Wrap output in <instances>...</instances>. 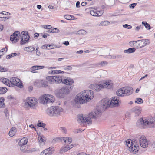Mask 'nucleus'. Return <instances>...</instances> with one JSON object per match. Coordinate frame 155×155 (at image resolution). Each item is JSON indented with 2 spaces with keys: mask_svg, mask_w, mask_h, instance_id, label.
<instances>
[{
  "mask_svg": "<svg viewBox=\"0 0 155 155\" xmlns=\"http://www.w3.org/2000/svg\"><path fill=\"white\" fill-rule=\"evenodd\" d=\"M94 96V93L91 90H84L78 94L75 97V103L78 104H81L86 102L90 101L93 99Z\"/></svg>",
  "mask_w": 155,
  "mask_h": 155,
  "instance_id": "1",
  "label": "nucleus"
},
{
  "mask_svg": "<svg viewBox=\"0 0 155 155\" xmlns=\"http://www.w3.org/2000/svg\"><path fill=\"white\" fill-rule=\"evenodd\" d=\"M101 110H98L95 111H92L88 115L84 117L83 114H81L77 116V119L78 122L79 123H87L88 124H92L91 119L94 120L97 119L101 116Z\"/></svg>",
  "mask_w": 155,
  "mask_h": 155,
  "instance_id": "2",
  "label": "nucleus"
},
{
  "mask_svg": "<svg viewBox=\"0 0 155 155\" xmlns=\"http://www.w3.org/2000/svg\"><path fill=\"white\" fill-rule=\"evenodd\" d=\"M18 34H20L21 39L20 43L21 45H23L28 42L30 36L27 31H23L20 34L19 31H16L14 32L13 34L11 35L10 37V40L12 43H15L19 40V38L18 36Z\"/></svg>",
  "mask_w": 155,
  "mask_h": 155,
  "instance_id": "3",
  "label": "nucleus"
},
{
  "mask_svg": "<svg viewBox=\"0 0 155 155\" xmlns=\"http://www.w3.org/2000/svg\"><path fill=\"white\" fill-rule=\"evenodd\" d=\"M119 97H114L112 98L110 101L107 98H104L102 100L101 102L100 108L102 111L108 107H113L117 106L120 102Z\"/></svg>",
  "mask_w": 155,
  "mask_h": 155,
  "instance_id": "4",
  "label": "nucleus"
},
{
  "mask_svg": "<svg viewBox=\"0 0 155 155\" xmlns=\"http://www.w3.org/2000/svg\"><path fill=\"white\" fill-rule=\"evenodd\" d=\"M113 84L111 81L106 80L102 82V84H93L91 85V88L96 91H99L100 90L103 88L110 89L112 88Z\"/></svg>",
  "mask_w": 155,
  "mask_h": 155,
  "instance_id": "5",
  "label": "nucleus"
},
{
  "mask_svg": "<svg viewBox=\"0 0 155 155\" xmlns=\"http://www.w3.org/2000/svg\"><path fill=\"white\" fill-rule=\"evenodd\" d=\"M63 109L59 106H51L46 110L47 114L50 116H58L63 112Z\"/></svg>",
  "mask_w": 155,
  "mask_h": 155,
  "instance_id": "6",
  "label": "nucleus"
},
{
  "mask_svg": "<svg viewBox=\"0 0 155 155\" xmlns=\"http://www.w3.org/2000/svg\"><path fill=\"white\" fill-rule=\"evenodd\" d=\"M38 103V101L36 98L29 97L26 99L24 106L25 107H29L33 109H36Z\"/></svg>",
  "mask_w": 155,
  "mask_h": 155,
  "instance_id": "7",
  "label": "nucleus"
},
{
  "mask_svg": "<svg viewBox=\"0 0 155 155\" xmlns=\"http://www.w3.org/2000/svg\"><path fill=\"white\" fill-rule=\"evenodd\" d=\"M70 91L66 86L59 87L55 91V94L58 98H63L65 96L69 94Z\"/></svg>",
  "mask_w": 155,
  "mask_h": 155,
  "instance_id": "8",
  "label": "nucleus"
},
{
  "mask_svg": "<svg viewBox=\"0 0 155 155\" xmlns=\"http://www.w3.org/2000/svg\"><path fill=\"white\" fill-rule=\"evenodd\" d=\"M39 100L40 103L44 104H47L54 102V98L52 95L45 94L41 96L39 98Z\"/></svg>",
  "mask_w": 155,
  "mask_h": 155,
  "instance_id": "9",
  "label": "nucleus"
},
{
  "mask_svg": "<svg viewBox=\"0 0 155 155\" xmlns=\"http://www.w3.org/2000/svg\"><path fill=\"white\" fill-rule=\"evenodd\" d=\"M28 142V139L25 137L22 138L18 143V144L20 146L21 151L25 153H29L31 152V150H27L26 146Z\"/></svg>",
  "mask_w": 155,
  "mask_h": 155,
  "instance_id": "10",
  "label": "nucleus"
},
{
  "mask_svg": "<svg viewBox=\"0 0 155 155\" xmlns=\"http://www.w3.org/2000/svg\"><path fill=\"white\" fill-rule=\"evenodd\" d=\"M15 85L21 88L23 87L22 83L19 78L15 77L12 78L9 80V87H13Z\"/></svg>",
  "mask_w": 155,
  "mask_h": 155,
  "instance_id": "11",
  "label": "nucleus"
},
{
  "mask_svg": "<svg viewBox=\"0 0 155 155\" xmlns=\"http://www.w3.org/2000/svg\"><path fill=\"white\" fill-rule=\"evenodd\" d=\"M46 80L51 84L54 83L58 84L62 81V78L60 76H48L46 78Z\"/></svg>",
  "mask_w": 155,
  "mask_h": 155,
  "instance_id": "12",
  "label": "nucleus"
},
{
  "mask_svg": "<svg viewBox=\"0 0 155 155\" xmlns=\"http://www.w3.org/2000/svg\"><path fill=\"white\" fill-rule=\"evenodd\" d=\"M140 146L144 148L148 147V142H147L146 137L144 136H142L140 138Z\"/></svg>",
  "mask_w": 155,
  "mask_h": 155,
  "instance_id": "13",
  "label": "nucleus"
},
{
  "mask_svg": "<svg viewBox=\"0 0 155 155\" xmlns=\"http://www.w3.org/2000/svg\"><path fill=\"white\" fill-rule=\"evenodd\" d=\"M135 42L136 43H137L139 45V46H138V47L139 48L144 46L149 43L148 39H142L140 40H138L135 41Z\"/></svg>",
  "mask_w": 155,
  "mask_h": 155,
  "instance_id": "14",
  "label": "nucleus"
},
{
  "mask_svg": "<svg viewBox=\"0 0 155 155\" xmlns=\"http://www.w3.org/2000/svg\"><path fill=\"white\" fill-rule=\"evenodd\" d=\"M124 89V93L125 94V96H128L131 94L133 92V88L129 87H123Z\"/></svg>",
  "mask_w": 155,
  "mask_h": 155,
  "instance_id": "15",
  "label": "nucleus"
},
{
  "mask_svg": "<svg viewBox=\"0 0 155 155\" xmlns=\"http://www.w3.org/2000/svg\"><path fill=\"white\" fill-rule=\"evenodd\" d=\"M61 82L62 83L66 85H71L74 83V81L73 79L69 78H67L64 79H62Z\"/></svg>",
  "mask_w": 155,
  "mask_h": 155,
  "instance_id": "16",
  "label": "nucleus"
},
{
  "mask_svg": "<svg viewBox=\"0 0 155 155\" xmlns=\"http://www.w3.org/2000/svg\"><path fill=\"white\" fill-rule=\"evenodd\" d=\"M61 141H64L65 143V145H68L70 144L72 142V139L71 137H64L61 138Z\"/></svg>",
  "mask_w": 155,
  "mask_h": 155,
  "instance_id": "17",
  "label": "nucleus"
},
{
  "mask_svg": "<svg viewBox=\"0 0 155 155\" xmlns=\"http://www.w3.org/2000/svg\"><path fill=\"white\" fill-rule=\"evenodd\" d=\"M141 110L142 109L140 107H136L133 109V111L137 116H139L141 113Z\"/></svg>",
  "mask_w": 155,
  "mask_h": 155,
  "instance_id": "18",
  "label": "nucleus"
},
{
  "mask_svg": "<svg viewBox=\"0 0 155 155\" xmlns=\"http://www.w3.org/2000/svg\"><path fill=\"white\" fill-rule=\"evenodd\" d=\"M117 95L120 97L125 96V93H124V89L122 87L118 89L116 92Z\"/></svg>",
  "mask_w": 155,
  "mask_h": 155,
  "instance_id": "19",
  "label": "nucleus"
},
{
  "mask_svg": "<svg viewBox=\"0 0 155 155\" xmlns=\"http://www.w3.org/2000/svg\"><path fill=\"white\" fill-rule=\"evenodd\" d=\"M73 146L72 144L70 145H66L62 149H61L60 152L61 153H63V151L66 152L72 148Z\"/></svg>",
  "mask_w": 155,
  "mask_h": 155,
  "instance_id": "20",
  "label": "nucleus"
},
{
  "mask_svg": "<svg viewBox=\"0 0 155 155\" xmlns=\"http://www.w3.org/2000/svg\"><path fill=\"white\" fill-rule=\"evenodd\" d=\"M107 58L110 59H120L122 58V56L121 54H115L112 55H109Z\"/></svg>",
  "mask_w": 155,
  "mask_h": 155,
  "instance_id": "21",
  "label": "nucleus"
},
{
  "mask_svg": "<svg viewBox=\"0 0 155 155\" xmlns=\"http://www.w3.org/2000/svg\"><path fill=\"white\" fill-rule=\"evenodd\" d=\"M44 68V66H32L31 68V71L32 72L35 73V72H33V71H35L38 69H42Z\"/></svg>",
  "mask_w": 155,
  "mask_h": 155,
  "instance_id": "22",
  "label": "nucleus"
},
{
  "mask_svg": "<svg viewBox=\"0 0 155 155\" xmlns=\"http://www.w3.org/2000/svg\"><path fill=\"white\" fill-rule=\"evenodd\" d=\"M98 14V13L95 10H91L90 12V14L91 15L94 16H100L102 15V12Z\"/></svg>",
  "mask_w": 155,
  "mask_h": 155,
  "instance_id": "23",
  "label": "nucleus"
},
{
  "mask_svg": "<svg viewBox=\"0 0 155 155\" xmlns=\"http://www.w3.org/2000/svg\"><path fill=\"white\" fill-rule=\"evenodd\" d=\"M38 140L40 143H43L44 144L45 143L46 139L43 135L39 134L38 135Z\"/></svg>",
  "mask_w": 155,
  "mask_h": 155,
  "instance_id": "24",
  "label": "nucleus"
},
{
  "mask_svg": "<svg viewBox=\"0 0 155 155\" xmlns=\"http://www.w3.org/2000/svg\"><path fill=\"white\" fill-rule=\"evenodd\" d=\"M40 87H46L48 85V82L45 80H41L40 81Z\"/></svg>",
  "mask_w": 155,
  "mask_h": 155,
  "instance_id": "25",
  "label": "nucleus"
},
{
  "mask_svg": "<svg viewBox=\"0 0 155 155\" xmlns=\"http://www.w3.org/2000/svg\"><path fill=\"white\" fill-rule=\"evenodd\" d=\"M127 146L129 148V150L130 151L136 152V151H137V149H134L133 147L134 144L132 142H131V143L127 144Z\"/></svg>",
  "mask_w": 155,
  "mask_h": 155,
  "instance_id": "26",
  "label": "nucleus"
},
{
  "mask_svg": "<svg viewBox=\"0 0 155 155\" xmlns=\"http://www.w3.org/2000/svg\"><path fill=\"white\" fill-rule=\"evenodd\" d=\"M0 81L4 84L9 86V80L5 78H2L0 79Z\"/></svg>",
  "mask_w": 155,
  "mask_h": 155,
  "instance_id": "27",
  "label": "nucleus"
},
{
  "mask_svg": "<svg viewBox=\"0 0 155 155\" xmlns=\"http://www.w3.org/2000/svg\"><path fill=\"white\" fill-rule=\"evenodd\" d=\"M136 49L134 48H130L127 50H125L124 51V52L127 53H130L134 52L135 51Z\"/></svg>",
  "mask_w": 155,
  "mask_h": 155,
  "instance_id": "28",
  "label": "nucleus"
},
{
  "mask_svg": "<svg viewBox=\"0 0 155 155\" xmlns=\"http://www.w3.org/2000/svg\"><path fill=\"white\" fill-rule=\"evenodd\" d=\"M16 128L15 127H12L9 132V135L11 137H12L15 135V133Z\"/></svg>",
  "mask_w": 155,
  "mask_h": 155,
  "instance_id": "29",
  "label": "nucleus"
},
{
  "mask_svg": "<svg viewBox=\"0 0 155 155\" xmlns=\"http://www.w3.org/2000/svg\"><path fill=\"white\" fill-rule=\"evenodd\" d=\"M7 88L5 87H0V94H5L7 91Z\"/></svg>",
  "mask_w": 155,
  "mask_h": 155,
  "instance_id": "30",
  "label": "nucleus"
},
{
  "mask_svg": "<svg viewBox=\"0 0 155 155\" xmlns=\"http://www.w3.org/2000/svg\"><path fill=\"white\" fill-rule=\"evenodd\" d=\"M64 18L68 20H71L74 19V16L69 15H65L64 16Z\"/></svg>",
  "mask_w": 155,
  "mask_h": 155,
  "instance_id": "31",
  "label": "nucleus"
},
{
  "mask_svg": "<svg viewBox=\"0 0 155 155\" xmlns=\"http://www.w3.org/2000/svg\"><path fill=\"white\" fill-rule=\"evenodd\" d=\"M35 48L32 46L26 47L24 48V50L27 51H32L35 50Z\"/></svg>",
  "mask_w": 155,
  "mask_h": 155,
  "instance_id": "32",
  "label": "nucleus"
},
{
  "mask_svg": "<svg viewBox=\"0 0 155 155\" xmlns=\"http://www.w3.org/2000/svg\"><path fill=\"white\" fill-rule=\"evenodd\" d=\"M110 22L108 21H102L100 24V26H106L109 25Z\"/></svg>",
  "mask_w": 155,
  "mask_h": 155,
  "instance_id": "33",
  "label": "nucleus"
},
{
  "mask_svg": "<svg viewBox=\"0 0 155 155\" xmlns=\"http://www.w3.org/2000/svg\"><path fill=\"white\" fill-rule=\"evenodd\" d=\"M48 149V155H51L54 151V148L53 147H51Z\"/></svg>",
  "mask_w": 155,
  "mask_h": 155,
  "instance_id": "34",
  "label": "nucleus"
},
{
  "mask_svg": "<svg viewBox=\"0 0 155 155\" xmlns=\"http://www.w3.org/2000/svg\"><path fill=\"white\" fill-rule=\"evenodd\" d=\"M48 149V155H51L54 151V148L53 147H51Z\"/></svg>",
  "mask_w": 155,
  "mask_h": 155,
  "instance_id": "35",
  "label": "nucleus"
},
{
  "mask_svg": "<svg viewBox=\"0 0 155 155\" xmlns=\"http://www.w3.org/2000/svg\"><path fill=\"white\" fill-rule=\"evenodd\" d=\"M17 55V54L16 53H12L9 55H7L6 57V58L7 59H9Z\"/></svg>",
  "mask_w": 155,
  "mask_h": 155,
  "instance_id": "36",
  "label": "nucleus"
},
{
  "mask_svg": "<svg viewBox=\"0 0 155 155\" xmlns=\"http://www.w3.org/2000/svg\"><path fill=\"white\" fill-rule=\"evenodd\" d=\"M77 33L79 35H84L86 34V32L85 30L81 29L78 31Z\"/></svg>",
  "mask_w": 155,
  "mask_h": 155,
  "instance_id": "37",
  "label": "nucleus"
},
{
  "mask_svg": "<svg viewBox=\"0 0 155 155\" xmlns=\"http://www.w3.org/2000/svg\"><path fill=\"white\" fill-rule=\"evenodd\" d=\"M34 84L35 86L37 87H40V81L38 80L36 81L35 82Z\"/></svg>",
  "mask_w": 155,
  "mask_h": 155,
  "instance_id": "38",
  "label": "nucleus"
},
{
  "mask_svg": "<svg viewBox=\"0 0 155 155\" xmlns=\"http://www.w3.org/2000/svg\"><path fill=\"white\" fill-rule=\"evenodd\" d=\"M59 32V29L57 28H54L52 29H51V31H50V30L48 31V32L51 33H58Z\"/></svg>",
  "mask_w": 155,
  "mask_h": 155,
  "instance_id": "39",
  "label": "nucleus"
},
{
  "mask_svg": "<svg viewBox=\"0 0 155 155\" xmlns=\"http://www.w3.org/2000/svg\"><path fill=\"white\" fill-rule=\"evenodd\" d=\"M37 125L38 127H41L44 128V127H45L46 124L45 123H42L41 122H40L38 121Z\"/></svg>",
  "mask_w": 155,
  "mask_h": 155,
  "instance_id": "40",
  "label": "nucleus"
},
{
  "mask_svg": "<svg viewBox=\"0 0 155 155\" xmlns=\"http://www.w3.org/2000/svg\"><path fill=\"white\" fill-rule=\"evenodd\" d=\"M48 73L49 74H58V72L57 70H51L49 71Z\"/></svg>",
  "mask_w": 155,
  "mask_h": 155,
  "instance_id": "41",
  "label": "nucleus"
},
{
  "mask_svg": "<svg viewBox=\"0 0 155 155\" xmlns=\"http://www.w3.org/2000/svg\"><path fill=\"white\" fill-rule=\"evenodd\" d=\"M143 101L142 99L141 98H137L136 99V100L135 101V102H137L138 104H141L142 103Z\"/></svg>",
  "mask_w": 155,
  "mask_h": 155,
  "instance_id": "42",
  "label": "nucleus"
},
{
  "mask_svg": "<svg viewBox=\"0 0 155 155\" xmlns=\"http://www.w3.org/2000/svg\"><path fill=\"white\" fill-rule=\"evenodd\" d=\"M107 63L105 61H102V62H101L100 63H99L98 64V65H101L102 66H105L106 65H107Z\"/></svg>",
  "mask_w": 155,
  "mask_h": 155,
  "instance_id": "43",
  "label": "nucleus"
},
{
  "mask_svg": "<svg viewBox=\"0 0 155 155\" xmlns=\"http://www.w3.org/2000/svg\"><path fill=\"white\" fill-rule=\"evenodd\" d=\"M48 45H47L46 44L42 46L41 48L42 49H54V48H48Z\"/></svg>",
  "mask_w": 155,
  "mask_h": 155,
  "instance_id": "44",
  "label": "nucleus"
},
{
  "mask_svg": "<svg viewBox=\"0 0 155 155\" xmlns=\"http://www.w3.org/2000/svg\"><path fill=\"white\" fill-rule=\"evenodd\" d=\"M123 27L125 28H127L128 29H130L132 28L131 26L130 25H128L127 24L123 25Z\"/></svg>",
  "mask_w": 155,
  "mask_h": 155,
  "instance_id": "45",
  "label": "nucleus"
},
{
  "mask_svg": "<svg viewBox=\"0 0 155 155\" xmlns=\"http://www.w3.org/2000/svg\"><path fill=\"white\" fill-rule=\"evenodd\" d=\"M64 70H71L72 68L71 66H67L66 67H64Z\"/></svg>",
  "mask_w": 155,
  "mask_h": 155,
  "instance_id": "46",
  "label": "nucleus"
},
{
  "mask_svg": "<svg viewBox=\"0 0 155 155\" xmlns=\"http://www.w3.org/2000/svg\"><path fill=\"white\" fill-rule=\"evenodd\" d=\"M0 14H2L6 15H9L11 14L10 13L6 12L5 11L2 12H0Z\"/></svg>",
  "mask_w": 155,
  "mask_h": 155,
  "instance_id": "47",
  "label": "nucleus"
},
{
  "mask_svg": "<svg viewBox=\"0 0 155 155\" xmlns=\"http://www.w3.org/2000/svg\"><path fill=\"white\" fill-rule=\"evenodd\" d=\"M44 28L46 29H50L52 28L51 25H44Z\"/></svg>",
  "mask_w": 155,
  "mask_h": 155,
  "instance_id": "48",
  "label": "nucleus"
},
{
  "mask_svg": "<svg viewBox=\"0 0 155 155\" xmlns=\"http://www.w3.org/2000/svg\"><path fill=\"white\" fill-rule=\"evenodd\" d=\"M7 69L6 68H4L0 66V71L5 72L7 71Z\"/></svg>",
  "mask_w": 155,
  "mask_h": 155,
  "instance_id": "49",
  "label": "nucleus"
},
{
  "mask_svg": "<svg viewBox=\"0 0 155 155\" xmlns=\"http://www.w3.org/2000/svg\"><path fill=\"white\" fill-rule=\"evenodd\" d=\"M60 129L64 133H66L67 132L66 129V128L64 127H61L60 128Z\"/></svg>",
  "mask_w": 155,
  "mask_h": 155,
  "instance_id": "50",
  "label": "nucleus"
},
{
  "mask_svg": "<svg viewBox=\"0 0 155 155\" xmlns=\"http://www.w3.org/2000/svg\"><path fill=\"white\" fill-rule=\"evenodd\" d=\"M5 106V104L2 101H0V108L4 107Z\"/></svg>",
  "mask_w": 155,
  "mask_h": 155,
  "instance_id": "51",
  "label": "nucleus"
},
{
  "mask_svg": "<svg viewBox=\"0 0 155 155\" xmlns=\"http://www.w3.org/2000/svg\"><path fill=\"white\" fill-rule=\"evenodd\" d=\"M8 47V46H6L5 48H3L0 51V52H3L4 51H7Z\"/></svg>",
  "mask_w": 155,
  "mask_h": 155,
  "instance_id": "52",
  "label": "nucleus"
},
{
  "mask_svg": "<svg viewBox=\"0 0 155 155\" xmlns=\"http://www.w3.org/2000/svg\"><path fill=\"white\" fill-rule=\"evenodd\" d=\"M145 27L147 30H150L151 28L150 25L148 23L146 24V25L145 26Z\"/></svg>",
  "mask_w": 155,
  "mask_h": 155,
  "instance_id": "53",
  "label": "nucleus"
},
{
  "mask_svg": "<svg viewBox=\"0 0 155 155\" xmlns=\"http://www.w3.org/2000/svg\"><path fill=\"white\" fill-rule=\"evenodd\" d=\"M137 4L136 3L131 4L130 5V8H133L136 6Z\"/></svg>",
  "mask_w": 155,
  "mask_h": 155,
  "instance_id": "54",
  "label": "nucleus"
},
{
  "mask_svg": "<svg viewBox=\"0 0 155 155\" xmlns=\"http://www.w3.org/2000/svg\"><path fill=\"white\" fill-rule=\"evenodd\" d=\"M43 151L44 152V153L45 155H48V148L45 149Z\"/></svg>",
  "mask_w": 155,
  "mask_h": 155,
  "instance_id": "55",
  "label": "nucleus"
},
{
  "mask_svg": "<svg viewBox=\"0 0 155 155\" xmlns=\"http://www.w3.org/2000/svg\"><path fill=\"white\" fill-rule=\"evenodd\" d=\"M80 2L79 1H77L76 3V6L77 8H79L80 7Z\"/></svg>",
  "mask_w": 155,
  "mask_h": 155,
  "instance_id": "56",
  "label": "nucleus"
},
{
  "mask_svg": "<svg viewBox=\"0 0 155 155\" xmlns=\"http://www.w3.org/2000/svg\"><path fill=\"white\" fill-rule=\"evenodd\" d=\"M63 44L66 46H68L69 44V42L68 41H65L63 42Z\"/></svg>",
  "mask_w": 155,
  "mask_h": 155,
  "instance_id": "57",
  "label": "nucleus"
},
{
  "mask_svg": "<svg viewBox=\"0 0 155 155\" xmlns=\"http://www.w3.org/2000/svg\"><path fill=\"white\" fill-rule=\"evenodd\" d=\"M126 142V143L127 144H128V143H129V144L131 143V142H132V141H131V139H129V140H127Z\"/></svg>",
  "mask_w": 155,
  "mask_h": 155,
  "instance_id": "58",
  "label": "nucleus"
},
{
  "mask_svg": "<svg viewBox=\"0 0 155 155\" xmlns=\"http://www.w3.org/2000/svg\"><path fill=\"white\" fill-rule=\"evenodd\" d=\"M83 52V51L82 50H80L79 51H78L76 52V53L78 54H81Z\"/></svg>",
  "mask_w": 155,
  "mask_h": 155,
  "instance_id": "59",
  "label": "nucleus"
},
{
  "mask_svg": "<svg viewBox=\"0 0 155 155\" xmlns=\"http://www.w3.org/2000/svg\"><path fill=\"white\" fill-rule=\"evenodd\" d=\"M4 27L3 25L0 24V31H1L3 29Z\"/></svg>",
  "mask_w": 155,
  "mask_h": 155,
  "instance_id": "60",
  "label": "nucleus"
},
{
  "mask_svg": "<svg viewBox=\"0 0 155 155\" xmlns=\"http://www.w3.org/2000/svg\"><path fill=\"white\" fill-rule=\"evenodd\" d=\"M123 37V36L121 34H120V35H118L117 36V38L118 39H119L120 38Z\"/></svg>",
  "mask_w": 155,
  "mask_h": 155,
  "instance_id": "61",
  "label": "nucleus"
},
{
  "mask_svg": "<svg viewBox=\"0 0 155 155\" xmlns=\"http://www.w3.org/2000/svg\"><path fill=\"white\" fill-rule=\"evenodd\" d=\"M4 113L5 114L6 116L7 117L8 113V110L7 109H5V110Z\"/></svg>",
  "mask_w": 155,
  "mask_h": 155,
  "instance_id": "62",
  "label": "nucleus"
},
{
  "mask_svg": "<svg viewBox=\"0 0 155 155\" xmlns=\"http://www.w3.org/2000/svg\"><path fill=\"white\" fill-rule=\"evenodd\" d=\"M28 90L29 92H31L33 90V87L32 86H30L28 88Z\"/></svg>",
  "mask_w": 155,
  "mask_h": 155,
  "instance_id": "63",
  "label": "nucleus"
},
{
  "mask_svg": "<svg viewBox=\"0 0 155 155\" xmlns=\"http://www.w3.org/2000/svg\"><path fill=\"white\" fill-rule=\"evenodd\" d=\"M78 155H87V154H86L84 152H82L79 153L78 154Z\"/></svg>",
  "mask_w": 155,
  "mask_h": 155,
  "instance_id": "64",
  "label": "nucleus"
}]
</instances>
